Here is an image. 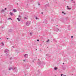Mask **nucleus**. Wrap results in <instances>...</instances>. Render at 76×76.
Listing matches in <instances>:
<instances>
[{
  "mask_svg": "<svg viewBox=\"0 0 76 76\" xmlns=\"http://www.w3.org/2000/svg\"><path fill=\"white\" fill-rule=\"evenodd\" d=\"M9 19H11V18H10Z\"/></svg>",
  "mask_w": 76,
  "mask_h": 76,
  "instance_id": "473e14b6",
  "label": "nucleus"
},
{
  "mask_svg": "<svg viewBox=\"0 0 76 76\" xmlns=\"http://www.w3.org/2000/svg\"><path fill=\"white\" fill-rule=\"evenodd\" d=\"M5 10H7V8H5Z\"/></svg>",
  "mask_w": 76,
  "mask_h": 76,
  "instance_id": "4be33fe9",
  "label": "nucleus"
},
{
  "mask_svg": "<svg viewBox=\"0 0 76 76\" xmlns=\"http://www.w3.org/2000/svg\"><path fill=\"white\" fill-rule=\"evenodd\" d=\"M4 52L5 53L7 54V53H8V52H9V50H8V49H6L5 50Z\"/></svg>",
  "mask_w": 76,
  "mask_h": 76,
  "instance_id": "7ed1b4c3",
  "label": "nucleus"
},
{
  "mask_svg": "<svg viewBox=\"0 0 76 76\" xmlns=\"http://www.w3.org/2000/svg\"><path fill=\"white\" fill-rule=\"evenodd\" d=\"M50 40L49 39H48V40L47 41V42H48V41H49Z\"/></svg>",
  "mask_w": 76,
  "mask_h": 76,
  "instance_id": "ddd939ff",
  "label": "nucleus"
},
{
  "mask_svg": "<svg viewBox=\"0 0 76 76\" xmlns=\"http://www.w3.org/2000/svg\"><path fill=\"white\" fill-rule=\"evenodd\" d=\"M54 69L55 70H57V68L55 67L54 68Z\"/></svg>",
  "mask_w": 76,
  "mask_h": 76,
  "instance_id": "9b49d317",
  "label": "nucleus"
},
{
  "mask_svg": "<svg viewBox=\"0 0 76 76\" xmlns=\"http://www.w3.org/2000/svg\"><path fill=\"white\" fill-rule=\"evenodd\" d=\"M18 17H19V18H21V16H20V15H19L18 16Z\"/></svg>",
  "mask_w": 76,
  "mask_h": 76,
  "instance_id": "4468645a",
  "label": "nucleus"
},
{
  "mask_svg": "<svg viewBox=\"0 0 76 76\" xmlns=\"http://www.w3.org/2000/svg\"><path fill=\"white\" fill-rule=\"evenodd\" d=\"M62 13H64V15L66 14V13H64V12H62Z\"/></svg>",
  "mask_w": 76,
  "mask_h": 76,
  "instance_id": "2eb2a0df",
  "label": "nucleus"
},
{
  "mask_svg": "<svg viewBox=\"0 0 76 76\" xmlns=\"http://www.w3.org/2000/svg\"><path fill=\"white\" fill-rule=\"evenodd\" d=\"M12 47L13 48H15L14 46H13Z\"/></svg>",
  "mask_w": 76,
  "mask_h": 76,
  "instance_id": "b1692460",
  "label": "nucleus"
},
{
  "mask_svg": "<svg viewBox=\"0 0 76 76\" xmlns=\"http://www.w3.org/2000/svg\"><path fill=\"white\" fill-rule=\"evenodd\" d=\"M37 41H38V42L39 41V39H37Z\"/></svg>",
  "mask_w": 76,
  "mask_h": 76,
  "instance_id": "5701e85b",
  "label": "nucleus"
},
{
  "mask_svg": "<svg viewBox=\"0 0 76 76\" xmlns=\"http://www.w3.org/2000/svg\"><path fill=\"white\" fill-rule=\"evenodd\" d=\"M42 15H43L44 14V13H43V12H42Z\"/></svg>",
  "mask_w": 76,
  "mask_h": 76,
  "instance_id": "f3484780",
  "label": "nucleus"
},
{
  "mask_svg": "<svg viewBox=\"0 0 76 76\" xmlns=\"http://www.w3.org/2000/svg\"><path fill=\"white\" fill-rule=\"evenodd\" d=\"M25 19H26V17H25Z\"/></svg>",
  "mask_w": 76,
  "mask_h": 76,
  "instance_id": "2f4dec72",
  "label": "nucleus"
},
{
  "mask_svg": "<svg viewBox=\"0 0 76 76\" xmlns=\"http://www.w3.org/2000/svg\"><path fill=\"white\" fill-rule=\"evenodd\" d=\"M24 57L25 58H28V55L27 54H25L24 55Z\"/></svg>",
  "mask_w": 76,
  "mask_h": 76,
  "instance_id": "20e7f679",
  "label": "nucleus"
},
{
  "mask_svg": "<svg viewBox=\"0 0 76 76\" xmlns=\"http://www.w3.org/2000/svg\"><path fill=\"white\" fill-rule=\"evenodd\" d=\"M13 11L14 12H16L17 11L15 9H14L13 10Z\"/></svg>",
  "mask_w": 76,
  "mask_h": 76,
  "instance_id": "0eeeda50",
  "label": "nucleus"
},
{
  "mask_svg": "<svg viewBox=\"0 0 76 76\" xmlns=\"http://www.w3.org/2000/svg\"><path fill=\"white\" fill-rule=\"evenodd\" d=\"M38 5H40V4H38Z\"/></svg>",
  "mask_w": 76,
  "mask_h": 76,
  "instance_id": "cd10ccee",
  "label": "nucleus"
},
{
  "mask_svg": "<svg viewBox=\"0 0 76 76\" xmlns=\"http://www.w3.org/2000/svg\"><path fill=\"white\" fill-rule=\"evenodd\" d=\"M37 50V49H36V50Z\"/></svg>",
  "mask_w": 76,
  "mask_h": 76,
  "instance_id": "72a5a7b5",
  "label": "nucleus"
},
{
  "mask_svg": "<svg viewBox=\"0 0 76 76\" xmlns=\"http://www.w3.org/2000/svg\"><path fill=\"white\" fill-rule=\"evenodd\" d=\"M1 44H2V45L3 46L4 45V44L3 43V42L1 43Z\"/></svg>",
  "mask_w": 76,
  "mask_h": 76,
  "instance_id": "1a4fd4ad",
  "label": "nucleus"
},
{
  "mask_svg": "<svg viewBox=\"0 0 76 76\" xmlns=\"http://www.w3.org/2000/svg\"><path fill=\"white\" fill-rule=\"evenodd\" d=\"M30 35H32V33H30Z\"/></svg>",
  "mask_w": 76,
  "mask_h": 76,
  "instance_id": "393cba45",
  "label": "nucleus"
},
{
  "mask_svg": "<svg viewBox=\"0 0 76 76\" xmlns=\"http://www.w3.org/2000/svg\"><path fill=\"white\" fill-rule=\"evenodd\" d=\"M57 26H58V25H57Z\"/></svg>",
  "mask_w": 76,
  "mask_h": 76,
  "instance_id": "e433bc0d",
  "label": "nucleus"
},
{
  "mask_svg": "<svg viewBox=\"0 0 76 76\" xmlns=\"http://www.w3.org/2000/svg\"><path fill=\"white\" fill-rule=\"evenodd\" d=\"M10 14L11 16H13L15 15L14 14L12 13L11 12H10Z\"/></svg>",
  "mask_w": 76,
  "mask_h": 76,
  "instance_id": "39448f33",
  "label": "nucleus"
},
{
  "mask_svg": "<svg viewBox=\"0 0 76 76\" xmlns=\"http://www.w3.org/2000/svg\"><path fill=\"white\" fill-rule=\"evenodd\" d=\"M17 19H18V20H19V18H17Z\"/></svg>",
  "mask_w": 76,
  "mask_h": 76,
  "instance_id": "aec40b11",
  "label": "nucleus"
},
{
  "mask_svg": "<svg viewBox=\"0 0 76 76\" xmlns=\"http://www.w3.org/2000/svg\"><path fill=\"white\" fill-rule=\"evenodd\" d=\"M23 61L25 62L26 61L25 60H23Z\"/></svg>",
  "mask_w": 76,
  "mask_h": 76,
  "instance_id": "412c9836",
  "label": "nucleus"
},
{
  "mask_svg": "<svg viewBox=\"0 0 76 76\" xmlns=\"http://www.w3.org/2000/svg\"><path fill=\"white\" fill-rule=\"evenodd\" d=\"M63 64H64V63H63Z\"/></svg>",
  "mask_w": 76,
  "mask_h": 76,
  "instance_id": "7c9ffc66",
  "label": "nucleus"
},
{
  "mask_svg": "<svg viewBox=\"0 0 76 76\" xmlns=\"http://www.w3.org/2000/svg\"><path fill=\"white\" fill-rule=\"evenodd\" d=\"M54 40L55 41H56V42L57 41V40L56 39H54Z\"/></svg>",
  "mask_w": 76,
  "mask_h": 76,
  "instance_id": "dca6fc26",
  "label": "nucleus"
},
{
  "mask_svg": "<svg viewBox=\"0 0 76 76\" xmlns=\"http://www.w3.org/2000/svg\"><path fill=\"white\" fill-rule=\"evenodd\" d=\"M4 10H2L1 11V12H4Z\"/></svg>",
  "mask_w": 76,
  "mask_h": 76,
  "instance_id": "9d476101",
  "label": "nucleus"
},
{
  "mask_svg": "<svg viewBox=\"0 0 76 76\" xmlns=\"http://www.w3.org/2000/svg\"><path fill=\"white\" fill-rule=\"evenodd\" d=\"M59 31V29H58V28H57L56 29V31H57H57Z\"/></svg>",
  "mask_w": 76,
  "mask_h": 76,
  "instance_id": "6e6552de",
  "label": "nucleus"
},
{
  "mask_svg": "<svg viewBox=\"0 0 76 76\" xmlns=\"http://www.w3.org/2000/svg\"><path fill=\"white\" fill-rule=\"evenodd\" d=\"M0 39H1V38H0Z\"/></svg>",
  "mask_w": 76,
  "mask_h": 76,
  "instance_id": "c9c22d12",
  "label": "nucleus"
},
{
  "mask_svg": "<svg viewBox=\"0 0 76 76\" xmlns=\"http://www.w3.org/2000/svg\"><path fill=\"white\" fill-rule=\"evenodd\" d=\"M71 1H73V0H71Z\"/></svg>",
  "mask_w": 76,
  "mask_h": 76,
  "instance_id": "c85d7f7f",
  "label": "nucleus"
},
{
  "mask_svg": "<svg viewBox=\"0 0 76 76\" xmlns=\"http://www.w3.org/2000/svg\"><path fill=\"white\" fill-rule=\"evenodd\" d=\"M72 3H75V1H74L73 2H72Z\"/></svg>",
  "mask_w": 76,
  "mask_h": 76,
  "instance_id": "bb28decb",
  "label": "nucleus"
},
{
  "mask_svg": "<svg viewBox=\"0 0 76 76\" xmlns=\"http://www.w3.org/2000/svg\"><path fill=\"white\" fill-rule=\"evenodd\" d=\"M67 9H68V10H70V9H71V8H69L68 6H67Z\"/></svg>",
  "mask_w": 76,
  "mask_h": 76,
  "instance_id": "423d86ee",
  "label": "nucleus"
},
{
  "mask_svg": "<svg viewBox=\"0 0 76 76\" xmlns=\"http://www.w3.org/2000/svg\"><path fill=\"white\" fill-rule=\"evenodd\" d=\"M17 68L16 67L13 68L12 67L9 68V70H11V69H12V70H16Z\"/></svg>",
  "mask_w": 76,
  "mask_h": 76,
  "instance_id": "f03ea898",
  "label": "nucleus"
},
{
  "mask_svg": "<svg viewBox=\"0 0 76 76\" xmlns=\"http://www.w3.org/2000/svg\"><path fill=\"white\" fill-rule=\"evenodd\" d=\"M7 39H9V38H7Z\"/></svg>",
  "mask_w": 76,
  "mask_h": 76,
  "instance_id": "c756f323",
  "label": "nucleus"
},
{
  "mask_svg": "<svg viewBox=\"0 0 76 76\" xmlns=\"http://www.w3.org/2000/svg\"><path fill=\"white\" fill-rule=\"evenodd\" d=\"M30 24H31V21H28L26 23V25L27 26H29V25H30Z\"/></svg>",
  "mask_w": 76,
  "mask_h": 76,
  "instance_id": "f257e3e1",
  "label": "nucleus"
},
{
  "mask_svg": "<svg viewBox=\"0 0 76 76\" xmlns=\"http://www.w3.org/2000/svg\"><path fill=\"white\" fill-rule=\"evenodd\" d=\"M12 58L11 57V58H10V60L12 59Z\"/></svg>",
  "mask_w": 76,
  "mask_h": 76,
  "instance_id": "6ab92c4d",
  "label": "nucleus"
},
{
  "mask_svg": "<svg viewBox=\"0 0 76 76\" xmlns=\"http://www.w3.org/2000/svg\"><path fill=\"white\" fill-rule=\"evenodd\" d=\"M73 36H71V38H73Z\"/></svg>",
  "mask_w": 76,
  "mask_h": 76,
  "instance_id": "a878e982",
  "label": "nucleus"
},
{
  "mask_svg": "<svg viewBox=\"0 0 76 76\" xmlns=\"http://www.w3.org/2000/svg\"><path fill=\"white\" fill-rule=\"evenodd\" d=\"M36 19L37 20V19H39V18H38L37 17H36Z\"/></svg>",
  "mask_w": 76,
  "mask_h": 76,
  "instance_id": "f8f14e48",
  "label": "nucleus"
},
{
  "mask_svg": "<svg viewBox=\"0 0 76 76\" xmlns=\"http://www.w3.org/2000/svg\"><path fill=\"white\" fill-rule=\"evenodd\" d=\"M18 21L19 22L20 21V20L19 19V20H18Z\"/></svg>",
  "mask_w": 76,
  "mask_h": 76,
  "instance_id": "a211bd4d",
  "label": "nucleus"
},
{
  "mask_svg": "<svg viewBox=\"0 0 76 76\" xmlns=\"http://www.w3.org/2000/svg\"><path fill=\"white\" fill-rule=\"evenodd\" d=\"M64 1H66V0H64Z\"/></svg>",
  "mask_w": 76,
  "mask_h": 76,
  "instance_id": "f704fd0d",
  "label": "nucleus"
}]
</instances>
